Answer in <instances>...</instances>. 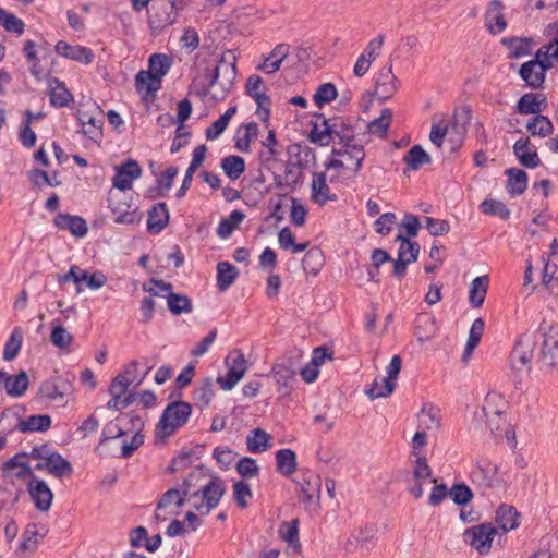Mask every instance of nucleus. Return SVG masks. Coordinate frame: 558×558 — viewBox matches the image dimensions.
I'll return each instance as SVG.
<instances>
[{
    "mask_svg": "<svg viewBox=\"0 0 558 558\" xmlns=\"http://www.w3.org/2000/svg\"><path fill=\"white\" fill-rule=\"evenodd\" d=\"M235 77V57L231 51H228L222 54L214 70H206L202 82L193 81V87L198 97L204 98L210 95L213 100L221 101L231 92Z\"/></svg>",
    "mask_w": 558,
    "mask_h": 558,
    "instance_id": "f257e3e1",
    "label": "nucleus"
},
{
    "mask_svg": "<svg viewBox=\"0 0 558 558\" xmlns=\"http://www.w3.org/2000/svg\"><path fill=\"white\" fill-rule=\"evenodd\" d=\"M171 58L163 53H154L148 60V70H141L135 76L137 93L144 94V98L155 99L156 93L161 88V80L171 68Z\"/></svg>",
    "mask_w": 558,
    "mask_h": 558,
    "instance_id": "f03ea898",
    "label": "nucleus"
},
{
    "mask_svg": "<svg viewBox=\"0 0 558 558\" xmlns=\"http://www.w3.org/2000/svg\"><path fill=\"white\" fill-rule=\"evenodd\" d=\"M536 335L541 339L539 369L546 373L558 371V325L543 319Z\"/></svg>",
    "mask_w": 558,
    "mask_h": 558,
    "instance_id": "7ed1b4c3",
    "label": "nucleus"
},
{
    "mask_svg": "<svg viewBox=\"0 0 558 558\" xmlns=\"http://www.w3.org/2000/svg\"><path fill=\"white\" fill-rule=\"evenodd\" d=\"M364 159V146L353 142L342 145L339 148H332L331 156L325 161L324 166L326 170L344 169L348 170L352 177H356L362 169Z\"/></svg>",
    "mask_w": 558,
    "mask_h": 558,
    "instance_id": "20e7f679",
    "label": "nucleus"
},
{
    "mask_svg": "<svg viewBox=\"0 0 558 558\" xmlns=\"http://www.w3.org/2000/svg\"><path fill=\"white\" fill-rule=\"evenodd\" d=\"M192 414V405L185 401H173L163 410L156 427V435L168 438L184 426Z\"/></svg>",
    "mask_w": 558,
    "mask_h": 558,
    "instance_id": "39448f33",
    "label": "nucleus"
},
{
    "mask_svg": "<svg viewBox=\"0 0 558 558\" xmlns=\"http://www.w3.org/2000/svg\"><path fill=\"white\" fill-rule=\"evenodd\" d=\"M51 426V417L48 414L31 415L22 420L11 409H4L0 415V428L2 432L19 429L21 433L46 432Z\"/></svg>",
    "mask_w": 558,
    "mask_h": 558,
    "instance_id": "423d86ee",
    "label": "nucleus"
},
{
    "mask_svg": "<svg viewBox=\"0 0 558 558\" xmlns=\"http://www.w3.org/2000/svg\"><path fill=\"white\" fill-rule=\"evenodd\" d=\"M199 502H194L193 508L202 514H208L215 509L226 493L225 482L218 477H211L207 483L199 485Z\"/></svg>",
    "mask_w": 558,
    "mask_h": 558,
    "instance_id": "0eeeda50",
    "label": "nucleus"
},
{
    "mask_svg": "<svg viewBox=\"0 0 558 558\" xmlns=\"http://www.w3.org/2000/svg\"><path fill=\"white\" fill-rule=\"evenodd\" d=\"M497 530L490 523H482L466 529L463 533V541L478 554L486 555L489 553L494 536Z\"/></svg>",
    "mask_w": 558,
    "mask_h": 558,
    "instance_id": "6e6552de",
    "label": "nucleus"
},
{
    "mask_svg": "<svg viewBox=\"0 0 558 558\" xmlns=\"http://www.w3.org/2000/svg\"><path fill=\"white\" fill-rule=\"evenodd\" d=\"M432 469L425 457H417L414 461L411 477L407 480V492L415 499H420L424 494L426 483H435L432 478Z\"/></svg>",
    "mask_w": 558,
    "mask_h": 558,
    "instance_id": "1a4fd4ad",
    "label": "nucleus"
},
{
    "mask_svg": "<svg viewBox=\"0 0 558 558\" xmlns=\"http://www.w3.org/2000/svg\"><path fill=\"white\" fill-rule=\"evenodd\" d=\"M298 371L296 362L289 356H283L274 364L272 376L279 385L278 391L282 396H288L292 391Z\"/></svg>",
    "mask_w": 558,
    "mask_h": 558,
    "instance_id": "9d476101",
    "label": "nucleus"
},
{
    "mask_svg": "<svg viewBox=\"0 0 558 558\" xmlns=\"http://www.w3.org/2000/svg\"><path fill=\"white\" fill-rule=\"evenodd\" d=\"M548 70V65L535 56L534 59L521 64L518 74L527 87L543 89Z\"/></svg>",
    "mask_w": 558,
    "mask_h": 558,
    "instance_id": "9b49d317",
    "label": "nucleus"
},
{
    "mask_svg": "<svg viewBox=\"0 0 558 558\" xmlns=\"http://www.w3.org/2000/svg\"><path fill=\"white\" fill-rule=\"evenodd\" d=\"M228 371L226 377H218L217 381L223 390H231L246 372V360L239 350L231 352L225 360Z\"/></svg>",
    "mask_w": 558,
    "mask_h": 558,
    "instance_id": "f8f14e48",
    "label": "nucleus"
},
{
    "mask_svg": "<svg viewBox=\"0 0 558 558\" xmlns=\"http://www.w3.org/2000/svg\"><path fill=\"white\" fill-rule=\"evenodd\" d=\"M396 241L400 242V247L398 258L393 262L392 274L397 278H402L405 275L408 264L416 262L420 244L415 241H410L403 234H398Z\"/></svg>",
    "mask_w": 558,
    "mask_h": 558,
    "instance_id": "ddd939ff",
    "label": "nucleus"
},
{
    "mask_svg": "<svg viewBox=\"0 0 558 558\" xmlns=\"http://www.w3.org/2000/svg\"><path fill=\"white\" fill-rule=\"evenodd\" d=\"M77 120L83 134L93 142H98L102 137L104 112L99 107L94 111L78 110Z\"/></svg>",
    "mask_w": 558,
    "mask_h": 558,
    "instance_id": "4468645a",
    "label": "nucleus"
},
{
    "mask_svg": "<svg viewBox=\"0 0 558 558\" xmlns=\"http://www.w3.org/2000/svg\"><path fill=\"white\" fill-rule=\"evenodd\" d=\"M300 490L299 501L305 505H312L320 496L322 478L313 471H302L299 480L295 481Z\"/></svg>",
    "mask_w": 558,
    "mask_h": 558,
    "instance_id": "2eb2a0df",
    "label": "nucleus"
},
{
    "mask_svg": "<svg viewBox=\"0 0 558 558\" xmlns=\"http://www.w3.org/2000/svg\"><path fill=\"white\" fill-rule=\"evenodd\" d=\"M402 366V360L400 355H393L389 365L387 366V376L381 378L384 383V389H378L377 379L374 380L372 387L366 390V393L371 399L385 398L392 393L396 388L393 380L398 377Z\"/></svg>",
    "mask_w": 558,
    "mask_h": 558,
    "instance_id": "dca6fc26",
    "label": "nucleus"
},
{
    "mask_svg": "<svg viewBox=\"0 0 558 558\" xmlns=\"http://www.w3.org/2000/svg\"><path fill=\"white\" fill-rule=\"evenodd\" d=\"M534 341L527 333L522 335L510 353V364L515 371H522L531 364Z\"/></svg>",
    "mask_w": 558,
    "mask_h": 558,
    "instance_id": "f3484780",
    "label": "nucleus"
},
{
    "mask_svg": "<svg viewBox=\"0 0 558 558\" xmlns=\"http://www.w3.org/2000/svg\"><path fill=\"white\" fill-rule=\"evenodd\" d=\"M399 83L392 72L391 60L377 73L375 80V94L381 100L390 99L398 90Z\"/></svg>",
    "mask_w": 558,
    "mask_h": 558,
    "instance_id": "a211bd4d",
    "label": "nucleus"
},
{
    "mask_svg": "<svg viewBox=\"0 0 558 558\" xmlns=\"http://www.w3.org/2000/svg\"><path fill=\"white\" fill-rule=\"evenodd\" d=\"M27 490L38 510L48 511L50 509L53 494L45 481L33 476L32 481H27Z\"/></svg>",
    "mask_w": 558,
    "mask_h": 558,
    "instance_id": "6ab92c4d",
    "label": "nucleus"
},
{
    "mask_svg": "<svg viewBox=\"0 0 558 558\" xmlns=\"http://www.w3.org/2000/svg\"><path fill=\"white\" fill-rule=\"evenodd\" d=\"M141 174L142 168L138 162L129 159L120 167H117L116 174L112 178V185L120 191L129 190L132 186L133 180L138 179Z\"/></svg>",
    "mask_w": 558,
    "mask_h": 558,
    "instance_id": "aec40b11",
    "label": "nucleus"
},
{
    "mask_svg": "<svg viewBox=\"0 0 558 558\" xmlns=\"http://www.w3.org/2000/svg\"><path fill=\"white\" fill-rule=\"evenodd\" d=\"M180 11L179 9L171 8L169 3L167 5H153L148 10L149 27L154 31H161L172 25L175 23Z\"/></svg>",
    "mask_w": 558,
    "mask_h": 558,
    "instance_id": "412c9836",
    "label": "nucleus"
},
{
    "mask_svg": "<svg viewBox=\"0 0 558 558\" xmlns=\"http://www.w3.org/2000/svg\"><path fill=\"white\" fill-rule=\"evenodd\" d=\"M498 468L489 461L477 464L471 472V480L477 486L490 488L499 483Z\"/></svg>",
    "mask_w": 558,
    "mask_h": 558,
    "instance_id": "4be33fe9",
    "label": "nucleus"
},
{
    "mask_svg": "<svg viewBox=\"0 0 558 558\" xmlns=\"http://www.w3.org/2000/svg\"><path fill=\"white\" fill-rule=\"evenodd\" d=\"M329 144L338 140L340 146L355 142V132L350 123L341 117L328 119Z\"/></svg>",
    "mask_w": 558,
    "mask_h": 558,
    "instance_id": "5701e85b",
    "label": "nucleus"
},
{
    "mask_svg": "<svg viewBox=\"0 0 558 558\" xmlns=\"http://www.w3.org/2000/svg\"><path fill=\"white\" fill-rule=\"evenodd\" d=\"M504 9L505 7L500 0H492L487 5L485 25L493 35L502 33L507 27Z\"/></svg>",
    "mask_w": 558,
    "mask_h": 558,
    "instance_id": "b1692460",
    "label": "nucleus"
},
{
    "mask_svg": "<svg viewBox=\"0 0 558 558\" xmlns=\"http://www.w3.org/2000/svg\"><path fill=\"white\" fill-rule=\"evenodd\" d=\"M337 195L331 192L330 187L327 184L326 173L314 172L311 184V199L314 203L323 206L328 202L337 201Z\"/></svg>",
    "mask_w": 558,
    "mask_h": 558,
    "instance_id": "393cba45",
    "label": "nucleus"
},
{
    "mask_svg": "<svg viewBox=\"0 0 558 558\" xmlns=\"http://www.w3.org/2000/svg\"><path fill=\"white\" fill-rule=\"evenodd\" d=\"M548 106L547 97L544 94L526 93L521 96L515 105V110L520 114H541Z\"/></svg>",
    "mask_w": 558,
    "mask_h": 558,
    "instance_id": "a878e982",
    "label": "nucleus"
},
{
    "mask_svg": "<svg viewBox=\"0 0 558 558\" xmlns=\"http://www.w3.org/2000/svg\"><path fill=\"white\" fill-rule=\"evenodd\" d=\"M56 51L59 56L74 60L84 64H90L94 60L92 49L85 46H72L66 41L60 40L56 45Z\"/></svg>",
    "mask_w": 558,
    "mask_h": 558,
    "instance_id": "bb28decb",
    "label": "nucleus"
},
{
    "mask_svg": "<svg viewBox=\"0 0 558 558\" xmlns=\"http://www.w3.org/2000/svg\"><path fill=\"white\" fill-rule=\"evenodd\" d=\"M303 178L301 162L287 161L283 175L275 174L274 182L278 189L294 190Z\"/></svg>",
    "mask_w": 558,
    "mask_h": 558,
    "instance_id": "cd10ccee",
    "label": "nucleus"
},
{
    "mask_svg": "<svg viewBox=\"0 0 558 558\" xmlns=\"http://www.w3.org/2000/svg\"><path fill=\"white\" fill-rule=\"evenodd\" d=\"M53 223L58 229L68 230L77 238L86 235L88 231L87 223L82 217L70 214L59 213Z\"/></svg>",
    "mask_w": 558,
    "mask_h": 558,
    "instance_id": "c85d7f7f",
    "label": "nucleus"
},
{
    "mask_svg": "<svg viewBox=\"0 0 558 558\" xmlns=\"http://www.w3.org/2000/svg\"><path fill=\"white\" fill-rule=\"evenodd\" d=\"M438 327L435 317L428 313H420L414 322V333L420 342L432 340L437 333Z\"/></svg>",
    "mask_w": 558,
    "mask_h": 558,
    "instance_id": "c756f323",
    "label": "nucleus"
},
{
    "mask_svg": "<svg viewBox=\"0 0 558 558\" xmlns=\"http://www.w3.org/2000/svg\"><path fill=\"white\" fill-rule=\"evenodd\" d=\"M531 142L527 137L519 138L513 145V151L519 162L530 169L536 168L541 163L537 151L531 149Z\"/></svg>",
    "mask_w": 558,
    "mask_h": 558,
    "instance_id": "7c9ffc66",
    "label": "nucleus"
},
{
    "mask_svg": "<svg viewBox=\"0 0 558 558\" xmlns=\"http://www.w3.org/2000/svg\"><path fill=\"white\" fill-rule=\"evenodd\" d=\"M169 210L167 204L161 202L155 204L148 211L147 230L150 233H160L169 222Z\"/></svg>",
    "mask_w": 558,
    "mask_h": 558,
    "instance_id": "2f4dec72",
    "label": "nucleus"
},
{
    "mask_svg": "<svg viewBox=\"0 0 558 558\" xmlns=\"http://www.w3.org/2000/svg\"><path fill=\"white\" fill-rule=\"evenodd\" d=\"M505 173L508 177L507 192L512 197L523 194L527 187V173L519 168H509Z\"/></svg>",
    "mask_w": 558,
    "mask_h": 558,
    "instance_id": "473e14b6",
    "label": "nucleus"
},
{
    "mask_svg": "<svg viewBox=\"0 0 558 558\" xmlns=\"http://www.w3.org/2000/svg\"><path fill=\"white\" fill-rule=\"evenodd\" d=\"M277 472L284 477H291L298 468L296 454L290 448L280 449L276 452Z\"/></svg>",
    "mask_w": 558,
    "mask_h": 558,
    "instance_id": "72a5a7b5",
    "label": "nucleus"
},
{
    "mask_svg": "<svg viewBox=\"0 0 558 558\" xmlns=\"http://www.w3.org/2000/svg\"><path fill=\"white\" fill-rule=\"evenodd\" d=\"M290 52V46L288 44L277 45L272 51L264 59V63L259 65V69L264 72L271 74L280 69L281 63L288 57Z\"/></svg>",
    "mask_w": 558,
    "mask_h": 558,
    "instance_id": "f704fd0d",
    "label": "nucleus"
},
{
    "mask_svg": "<svg viewBox=\"0 0 558 558\" xmlns=\"http://www.w3.org/2000/svg\"><path fill=\"white\" fill-rule=\"evenodd\" d=\"M46 470L57 478L71 476L73 473L72 464L65 460L58 451H52L45 462Z\"/></svg>",
    "mask_w": 558,
    "mask_h": 558,
    "instance_id": "c9c22d12",
    "label": "nucleus"
},
{
    "mask_svg": "<svg viewBox=\"0 0 558 558\" xmlns=\"http://www.w3.org/2000/svg\"><path fill=\"white\" fill-rule=\"evenodd\" d=\"M501 44L508 47V58L510 59H519L529 56L532 51V39L529 37L502 38Z\"/></svg>",
    "mask_w": 558,
    "mask_h": 558,
    "instance_id": "e433bc0d",
    "label": "nucleus"
},
{
    "mask_svg": "<svg viewBox=\"0 0 558 558\" xmlns=\"http://www.w3.org/2000/svg\"><path fill=\"white\" fill-rule=\"evenodd\" d=\"M239 277V270L229 262L217 264V288L219 291H227Z\"/></svg>",
    "mask_w": 558,
    "mask_h": 558,
    "instance_id": "4c0bfd02",
    "label": "nucleus"
},
{
    "mask_svg": "<svg viewBox=\"0 0 558 558\" xmlns=\"http://www.w3.org/2000/svg\"><path fill=\"white\" fill-rule=\"evenodd\" d=\"M418 428L422 430H438L440 428L439 409L425 404L417 414Z\"/></svg>",
    "mask_w": 558,
    "mask_h": 558,
    "instance_id": "58836bf2",
    "label": "nucleus"
},
{
    "mask_svg": "<svg viewBox=\"0 0 558 558\" xmlns=\"http://www.w3.org/2000/svg\"><path fill=\"white\" fill-rule=\"evenodd\" d=\"M271 436L262 428H255L246 437V448L252 453H262L268 450Z\"/></svg>",
    "mask_w": 558,
    "mask_h": 558,
    "instance_id": "ea45409f",
    "label": "nucleus"
},
{
    "mask_svg": "<svg viewBox=\"0 0 558 558\" xmlns=\"http://www.w3.org/2000/svg\"><path fill=\"white\" fill-rule=\"evenodd\" d=\"M49 98L50 104L53 107L61 108L69 105L73 100L72 94L68 90L64 83L58 78H53L49 82Z\"/></svg>",
    "mask_w": 558,
    "mask_h": 558,
    "instance_id": "a19ab883",
    "label": "nucleus"
},
{
    "mask_svg": "<svg viewBox=\"0 0 558 558\" xmlns=\"http://www.w3.org/2000/svg\"><path fill=\"white\" fill-rule=\"evenodd\" d=\"M519 513L514 507L502 504L496 511V523L504 532H509L519 525Z\"/></svg>",
    "mask_w": 558,
    "mask_h": 558,
    "instance_id": "79ce46f5",
    "label": "nucleus"
},
{
    "mask_svg": "<svg viewBox=\"0 0 558 558\" xmlns=\"http://www.w3.org/2000/svg\"><path fill=\"white\" fill-rule=\"evenodd\" d=\"M489 284L488 276H481L473 279L469 290V302L472 307H480L485 301Z\"/></svg>",
    "mask_w": 558,
    "mask_h": 558,
    "instance_id": "37998d69",
    "label": "nucleus"
},
{
    "mask_svg": "<svg viewBox=\"0 0 558 558\" xmlns=\"http://www.w3.org/2000/svg\"><path fill=\"white\" fill-rule=\"evenodd\" d=\"M403 161L410 170L417 171L424 165L430 163L432 158L421 145L416 144L405 153Z\"/></svg>",
    "mask_w": 558,
    "mask_h": 558,
    "instance_id": "c03bdc74",
    "label": "nucleus"
},
{
    "mask_svg": "<svg viewBox=\"0 0 558 558\" xmlns=\"http://www.w3.org/2000/svg\"><path fill=\"white\" fill-rule=\"evenodd\" d=\"M245 89L246 94L255 100L256 105L270 104V97L266 94L264 81L259 75L248 76Z\"/></svg>",
    "mask_w": 558,
    "mask_h": 558,
    "instance_id": "a18cd8bd",
    "label": "nucleus"
},
{
    "mask_svg": "<svg viewBox=\"0 0 558 558\" xmlns=\"http://www.w3.org/2000/svg\"><path fill=\"white\" fill-rule=\"evenodd\" d=\"M178 167H168L160 177L156 180V186L150 190V193H155L154 197H165L173 185V180L178 175Z\"/></svg>",
    "mask_w": 558,
    "mask_h": 558,
    "instance_id": "49530a36",
    "label": "nucleus"
},
{
    "mask_svg": "<svg viewBox=\"0 0 558 558\" xmlns=\"http://www.w3.org/2000/svg\"><path fill=\"white\" fill-rule=\"evenodd\" d=\"M316 121L312 122V130L308 138L313 143H317L320 146L329 145V124L328 119L323 114L316 117Z\"/></svg>",
    "mask_w": 558,
    "mask_h": 558,
    "instance_id": "de8ad7c7",
    "label": "nucleus"
},
{
    "mask_svg": "<svg viewBox=\"0 0 558 558\" xmlns=\"http://www.w3.org/2000/svg\"><path fill=\"white\" fill-rule=\"evenodd\" d=\"M526 130L531 136L546 137L553 133L554 125L548 117L537 114L529 120Z\"/></svg>",
    "mask_w": 558,
    "mask_h": 558,
    "instance_id": "09e8293b",
    "label": "nucleus"
},
{
    "mask_svg": "<svg viewBox=\"0 0 558 558\" xmlns=\"http://www.w3.org/2000/svg\"><path fill=\"white\" fill-rule=\"evenodd\" d=\"M51 343L59 349H66L73 342V336L62 326L60 318H54L51 322Z\"/></svg>",
    "mask_w": 558,
    "mask_h": 558,
    "instance_id": "8fccbe9b",
    "label": "nucleus"
},
{
    "mask_svg": "<svg viewBox=\"0 0 558 558\" xmlns=\"http://www.w3.org/2000/svg\"><path fill=\"white\" fill-rule=\"evenodd\" d=\"M29 385L26 372L22 371L17 375H8L5 381V391L11 397H21L25 393Z\"/></svg>",
    "mask_w": 558,
    "mask_h": 558,
    "instance_id": "3c124183",
    "label": "nucleus"
},
{
    "mask_svg": "<svg viewBox=\"0 0 558 558\" xmlns=\"http://www.w3.org/2000/svg\"><path fill=\"white\" fill-rule=\"evenodd\" d=\"M323 265L324 255L318 247H313L308 250L302 259V267L304 271L312 276L318 275Z\"/></svg>",
    "mask_w": 558,
    "mask_h": 558,
    "instance_id": "603ef678",
    "label": "nucleus"
},
{
    "mask_svg": "<svg viewBox=\"0 0 558 558\" xmlns=\"http://www.w3.org/2000/svg\"><path fill=\"white\" fill-rule=\"evenodd\" d=\"M245 215L241 210H233L228 218L222 219L217 227V235L221 239L229 238L235 228L244 220Z\"/></svg>",
    "mask_w": 558,
    "mask_h": 558,
    "instance_id": "864d4df0",
    "label": "nucleus"
},
{
    "mask_svg": "<svg viewBox=\"0 0 558 558\" xmlns=\"http://www.w3.org/2000/svg\"><path fill=\"white\" fill-rule=\"evenodd\" d=\"M221 168L229 179L236 180L245 171V160L240 156L230 155L221 160Z\"/></svg>",
    "mask_w": 558,
    "mask_h": 558,
    "instance_id": "5fc2aeb1",
    "label": "nucleus"
},
{
    "mask_svg": "<svg viewBox=\"0 0 558 558\" xmlns=\"http://www.w3.org/2000/svg\"><path fill=\"white\" fill-rule=\"evenodd\" d=\"M109 207L111 208L112 213L114 214V222L116 223H125V225H133L137 223L141 219V214L137 213L136 209L131 210V205L125 204L126 209H121L118 206L113 204L112 195H109L108 198Z\"/></svg>",
    "mask_w": 558,
    "mask_h": 558,
    "instance_id": "6e6d98bb",
    "label": "nucleus"
},
{
    "mask_svg": "<svg viewBox=\"0 0 558 558\" xmlns=\"http://www.w3.org/2000/svg\"><path fill=\"white\" fill-rule=\"evenodd\" d=\"M536 57L545 62L549 69L554 68L558 63V33L545 45H543L537 51Z\"/></svg>",
    "mask_w": 558,
    "mask_h": 558,
    "instance_id": "4d7b16f0",
    "label": "nucleus"
},
{
    "mask_svg": "<svg viewBox=\"0 0 558 558\" xmlns=\"http://www.w3.org/2000/svg\"><path fill=\"white\" fill-rule=\"evenodd\" d=\"M392 120V111L389 108L381 110L380 116L367 125V130L371 134L378 137H385Z\"/></svg>",
    "mask_w": 558,
    "mask_h": 558,
    "instance_id": "13d9d810",
    "label": "nucleus"
},
{
    "mask_svg": "<svg viewBox=\"0 0 558 558\" xmlns=\"http://www.w3.org/2000/svg\"><path fill=\"white\" fill-rule=\"evenodd\" d=\"M169 311L173 315L191 313L193 310L192 302L189 296L170 292L166 295Z\"/></svg>",
    "mask_w": 558,
    "mask_h": 558,
    "instance_id": "bf43d9fd",
    "label": "nucleus"
},
{
    "mask_svg": "<svg viewBox=\"0 0 558 558\" xmlns=\"http://www.w3.org/2000/svg\"><path fill=\"white\" fill-rule=\"evenodd\" d=\"M507 408L506 400L496 392H489L484 399L481 412L482 416L495 415L497 413L505 412Z\"/></svg>",
    "mask_w": 558,
    "mask_h": 558,
    "instance_id": "052dcab7",
    "label": "nucleus"
},
{
    "mask_svg": "<svg viewBox=\"0 0 558 558\" xmlns=\"http://www.w3.org/2000/svg\"><path fill=\"white\" fill-rule=\"evenodd\" d=\"M205 478L201 469L192 471L182 482L181 490L186 492L189 500L199 497V482Z\"/></svg>",
    "mask_w": 558,
    "mask_h": 558,
    "instance_id": "680f3d73",
    "label": "nucleus"
},
{
    "mask_svg": "<svg viewBox=\"0 0 558 558\" xmlns=\"http://www.w3.org/2000/svg\"><path fill=\"white\" fill-rule=\"evenodd\" d=\"M282 538L291 546L295 551L301 550V543L299 539V520L294 519L290 522H283L279 530Z\"/></svg>",
    "mask_w": 558,
    "mask_h": 558,
    "instance_id": "e2e57ef3",
    "label": "nucleus"
},
{
    "mask_svg": "<svg viewBox=\"0 0 558 558\" xmlns=\"http://www.w3.org/2000/svg\"><path fill=\"white\" fill-rule=\"evenodd\" d=\"M25 457H27V454L24 453V452L15 454L14 457L9 459L4 463V468L7 470H11V469L17 468L19 471L15 474V476L17 478H21V480L27 478L28 481H32V477L36 476V475L34 474L33 469L29 466L28 462L21 460L22 458H25Z\"/></svg>",
    "mask_w": 558,
    "mask_h": 558,
    "instance_id": "0e129e2a",
    "label": "nucleus"
},
{
    "mask_svg": "<svg viewBox=\"0 0 558 558\" xmlns=\"http://www.w3.org/2000/svg\"><path fill=\"white\" fill-rule=\"evenodd\" d=\"M215 395L214 384L210 378H206L194 389L193 399L199 408H207Z\"/></svg>",
    "mask_w": 558,
    "mask_h": 558,
    "instance_id": "69168bd1",
    "label": "nucleus"
},
{
    "mask_svg": "<svg viewBox=\"0 0 558 558\" xmlns=\"http://www.w3.org/2000/svg\"><path fill=\"white\" fill-rule=\"evenodd\" d=\"M23 342V332L21 328L16 327L10 335V338L7 340L3 349V360L12 361L14 360L22 347Z\"/></svg>",
    "mask_w": 558,
    "mask_h": 558,
    "instance_id": "338daca9",
    "label": "nucleus"
},
{
    "mask_svg": "<svg viewBox=\"0 0 558 558\" xmlns=\"http://www.w3.org/2000/svg\"><path fill=\"white\" fill-rule=\"evenodd\" d=\"M0 25L10 33L22 35L24 33L25 24L23 20L0 8Z\"/></svg>",
    "mask_w": 558,
    "mask_h": 558,
    "instance_id": "774afa93",
    "label": "nucleus"
}]
</instances>
